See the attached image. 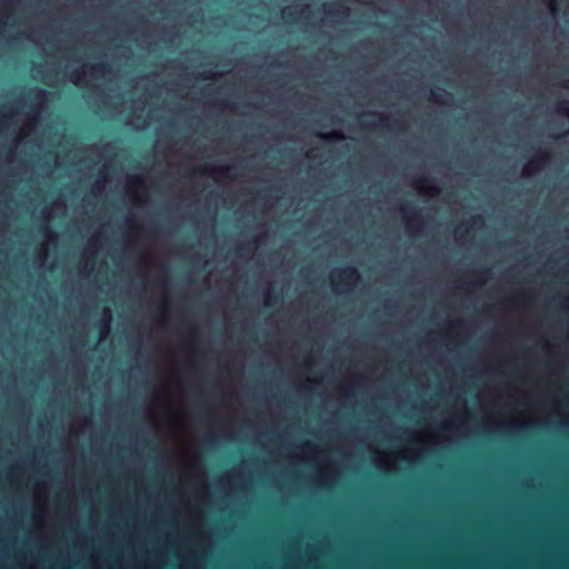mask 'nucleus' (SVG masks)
<instances>
[{
	"mask_svg": "<svg viewBox=\"0 0 569 569\" xmlns=\"http://www.w3.org/2000/svg\"><path fill=\"white\" fill-rule=\"evenodd\" d=\"M440 96H441V94H440L439 92H437V91H431V97H432V99H433V100L439 101V97H440Z\"/></svg>",
	"mask_w": 569,
	"mask_h": 569,
	"instance_id": "nucleus-15",
	"label": "nucleus"
},
{
	"mask_svg": "<svg viewBox=\"0 0 569 569\" xmlns=\"http://www.w3.org/2000/svg\"><path fill=\"white\" fill-rule=\"evenodd\" d=\"M234 170H236V167L227 166V167H223V168L219 169L218 171L220 173H230L231 171H234Z\"/></svg>",
	"mask_w": 569,
	"mask_h": 569,
	"instance_id": "nucleus-12",
	"label": "nucleus"
},
{
	"mask_svg": "<svg viewBox=\"0 0 569 569\" xmlns=\"http://www.w3.org/2000/svg\"><path fill=\"white\" fill-rule=\"evenodd\" d=\"M418 183V188L420 191L425 192V193H428L430 196H435L437 193H439V189L438 187L432 183V180L429 179V178H421L417 181Z\"/></svg>",
	"mask_w": 569,
	"mask_h": 569,
	"instance_id": "nucleus-4",
	"label": "nucleus"
},
{
	"mask_svg": "<svg viewBox=\"0 0 569 569\" xmlns=\"http://www.w3.org/2000/svg\"><path fill=\"white\" fill-rule=\"evenodd\" d=\"M401 211L406 218L408 230H412L416 222L420 223V210L415 204L406 203L401 207Z\"/></svg>",
	"mask_w": 569,
	"mask_h": 569,
	"instance_id": "nucleus-2",
	"label": "nucleus"
},
{
	"mask_svg": "<svg viewBox=\"0 0 569 569\" xmlns=\"http://www.w3.org/2000/svg\"><path fill=\"white\" fill-rule=\"evenodd\" d=\"M339 283L332 281L336 290L348 289L351 284L356 283L360 279V273L357 268L348 266L338 272Z\"/></svg>",
	"mask_w": 569,
	"mask_h": 569,
	"instance_id": "nucleus-1",
	"label": "nucleus"
},
{
	"mask_svg": "<svg viewBox=\"0 0 569 569\" xmlns=\"http://www.w3.org/2000/svg\"><path fill=\"white\" fill-rule=\"evenodd\" d=\"M317 136L327 141H339L343 139V136L336 131H331L328 133H317Z\"/></svg>",
	"mask_w": 569,
	"mask_h": 569,
	"instance_id": "nucleus-6",
	"label": "nucleus"
},
{
	"mask_svg": "<svg viewBox=\"0 0 569 569\" xmlns=\"http://www.w3.org/2000/svg\"><path fill=\"white\" fill-rule=\"evenodd\" d=\"M286 17L289 18V19L296 20L297 19V11L289 10L288 12H286Z\"/></svg>",
	"mask_w": 569,
	"mask_h": 569,
	"instance_id": "nucleus-13",
	"label": "nucleus"
},
{
	"mask_svg": "<svg viewBox=\"0 0 569 569\" xmlns=\"http://www.w3.org/2000/svg\"><path fill=\"white\" fill-rule=\"evenodd\" d=\"M43 232L48 237H54V233L48 227L43 228Z\"/></svg>",
	"mask_w": 569,
	"mask_h": 569,
	"instance_id": "nucleus-14",
	"label": "nucleus"
},
{
	"mask_svg": "<svg viewBox=\"0 0 569 569\" xmlns=\"http://www.w3.org/2000/svg\"><path fill=\"white\" fill-rule=\"evenodd\" d=\"M239 249H240L241 251H248V252L250 251V248H249L248 246H244V244H243V246H241Z\"/></svg>",
	"mask_w": 569,
	"mask_h": 569,
	"instance_id": "nucleus-18",
	"label": "nucleus"
},
{
	"mask_svg": "<svg viewBox=\"0 0 569 569\" xmlns=\"http://www.w3.org/2000/svg\"><path fill=\"white\" fill-rule=\"evenodd\" d=\"M556 110L560 113L569 116V100L558 102L556 106Z\"/></svg>",
	"mask_w": 569,
	"mask_h": 569,
	"instance_id": "nucleus-7",
	"label": "nucleus"
},
{
	"mask_svg": "<svg viewBox=\"0 0 569 569\" xmlns=\"http://www.w3.org/2000/svg\"><path fill=\"white\" fill-rule=\"evenodd\" d=\"M329 8H331V7L329 6ZM328 13H330V14H332V16H336V14H337V12H335V11H333V10H331V9H329V10H328Z\"/></svg>",
	"mask_w": 569,
	"mask_h": 569,
	"instance_id": "nucleus-20",
	"label": "nucleus"
},
{
	"mask_svg": "<svg viewBox=\"0 0 569 569\" xmlns=\"http://www.w3.org/2000/svg\"><path fill=\"white\" fill-rule=\"evenodd\" d=\"M471 221H472V223H477V222H481V223H482V222H483V219H482L481 217H479V216H478V217H473V218L471 219Z\"/></svg>",
	"mask_w": 569,
	"mask_h": 569,
	"instance_id": "nucleus-16",
	"label": "nucleus"
},
{
	"mask_svg": "<svg viewBox=\"0 0 569 569\" xmlns=\"http://www.w3.org/2000/svg\"><path fill=\"white\" fill-rule=\"evenodd\" d=\"M211 77H212V73H211V72H204V73L202 74V78H203V79H210Z\"/></svg>",
	"mask_w": 569,
	"mask_h": 569,
	"instance_id": "nucleus-17",
	"label": "nucleus"
},
{
	"mask_svg": "<svg viewBox=\"0 0 569 569\" xmlns=\"http://www.w3.org/2000/svg\"><path fill=\"white\" fill-rule=\"evenodd\" d=\"M379 126L385 129H391L390 119L389 118H380Z\"/></svg>",
	"mask_w": 569,
	"mask_h": 569,
	"instance_id": "nucleus-10",
	"label": "nucleus"
},
{
	"mask_svg": "<svg viewBox=\"0 0 569 569\" xmlns=\"http://www.w3.org/2000/svg\"><path fill=\"white\" fill-rule=\"evenodd\" d=\"M103 328H106V329H108V328H109L108 322H104V323H103Z\"/></svg>",
	"mask_w": 569,
	"mask_h": 569,
	"instance_id": "nucleus-21",
	"label": "nucleus"
},
{
	"mask_svg": "<svg viewBox=\"0 0 569 569\" xmlns=\"http://www.w3.org/2000/svg\"><path fill=\"white\" fill-rule=\"evenodd\" d=\"M33 99L37 101H43L44 100V91L42 89H37V91L33 94Z\"/></svg>",
	"mask_w": 569,
	"mask_h": 569,
	"instance_id": "nucleus-9",
	"label": "nucleus"
},
{
	"mask_svg": "<svg viewBox=\"0 0 569 569\" xmlns=\"http://www.w3.org/2000/svg\"><path fill=\"white\" fill-rule=\"evenodd\" d=\"M442 429H445V430H451V429H452V426H451V425H449V423H448V425H443V426H442Z\"/></svg>",
	"mask_w": 569,
	"mask_h": 569,
	"instance_id": "nucleus-19",
	"label": "nucleus"
},
{
	"mask_svg": "<svg viewBox=\"0 0 569 569\" xmlns=\"http://www.w3.org/2000/svg\"><path fill=\"white\" fill-rule=\"evenodd\" d=\"M70 80L74 83V84H78L80 82V73L78 71H73L71 73V77H70Z\"/></svg>",
	"mask_w": 569,
	"mask_h": 569,
	"instance_id": "nucleus-11",
	"label": "nucleus"
},
{
	"mask_svg": "<svg viewBox=\"0 0 569 569\" xmlns=\"http://www.w3.org/2000/svg\"><path fill=\"white\" fill-rule=\"evenodd\" d=\"M90 73L93 78H100L108 71V66L103 62L91 64L89 67Z\"/></svg>",
	"mask_w": 569,
	"mask_h": 569,
	"instance_id": "nucleus-5",
	"label": "nucleus"
},
{
	"mask_svg": "<svg viewBox=\"0 0 569 569\" xmlns=\"http://www.w3.org/2000/svg\"><path fill=\"white\" fill-rule=\"evenodd\" d=\"M546 160L545 156H537L528 161V163L523 167L522 173L523 176H531L541 169L542 162Z\"/></svg>",
	"mask_w": 569,
	"mask_h": 569,
	"instance_id": "nucleus-3",
	"label": "nucleus"
},
{
	"mask_svg": "<svg viewBox=\"0 0 569 569\" xmlns=\"http://www.w3.org/2000/svg\"><path fill=\"white\" fill-rule=\"evenodd\" d=\"M278 301V296L273 295L271 291H268L266 293V306H272L274 302Z\"/></svg>",
	"mask_w": 569,
	"mask_h": 569,
	"instance_id": "nucleus-8",
	"label": "nucleus"
}]
</instances>
